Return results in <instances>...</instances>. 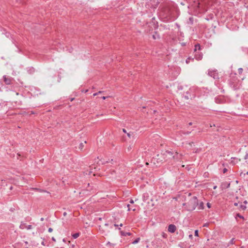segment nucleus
I'll list each match as a JSON object with an SVG mask.
<instances>
[{
	"label": "nucleus",
	"mask_w": 248,
	"mask_h": 248,
	"mask_svg": "<svg viewBox=\"0 0 248 248\" xmlns=\"http://www.w3.org/2000/svg\"><path fill=\"white\" fill-rule=\"evenodd\" d=\"M48 232H51L53 231V229L51 228H49L48 230Z\"/></svg>",
	"instance_id": "29"
},
{
	"label": "nucleus",
	"mask_w": 248,
	"mask_h": 248,
	"mask_svg": "<svg viewBox=\"0 0 248 248\" xmlns=\"http://www.w3.org/2000/svg\"><path fill=\"white\" fill-rule=\"evenodd\" d=\"M21 229H24L26 228L27 230H31L32 228V226L31 225H26L25 223H21L19 226Z\"/></svg>",
	"instance_id": "10"
},
{
	"label": "nucleus",
	"mask_w": 248,
	"mask_h": 248,
	"mask_svg": "<svg viewBox=\"0 0 248 248\" xmlns=\"http://www.w3.org/2000/svg\"><path fill=\"white\" fill-rule=\"evenodd\" d=\"M217 188V186H214V187H213V189H216Z\"/></svg>",
	"instance_id": "39"
},
{
	"label": "nucleus",
	"mask_w": 248,
	"mask_h": 248,
	"mask_svg": "<svg viewBox=\"0 0 248 248\" xmlns=\"http://www.w3.org/2000/svg\"><path fill=\"white\" fill-rule=\"evenodd\" d=\"M168 231L171 233H173L176 230V227L174 224H170L168 226Z\"/></svg>",
	"instance_id": "8"
},
{
	"label": "nucleus",
	"mask_w": 248,
	"mask_h": 248,
	"mask_svg": "<svg viewBox=\"0 0 248 248\" xmlns=\"http://www.w3.org/2000/svg\"><path fill=\"white\" fill-rule=\"evenodd\" d=\"M74 98H72L70 99V101H72L73 100H74Z\"/></svg>",
	"instance_id": "46"
},
{
	"label": "nucleus",
	"mask_w": 248,
	"mask_h": 248,
	"mask_svg": "<svg viewBox=\"0 0 248 248\" xmlns=\"http://www.w3.org/2000/svg\"><path fill=\"white\" fill-rule=\"evenodd\" d=\"M243 71V69L242 68H239L238 69V72L239 74H241Z\"/></svg>",
	"instance_id": "21"
},
{
	"label": "nucleus",
	"mask_w": 248,
	"mask_h": 248,
	"mask_svg": "<svg viewBox=\"0 0 248 248\" xmlns=\"http://www.w3.org/2000/svg\"><path fill=\"white\" fill-rule=\"evenodd\" d=\"M229 84L230 86L234 90H236L239 89L240 86L238 83V79L235 76L232 77L229 80Z\"/></svg>",
	"instance_id": "3"
},
{
	"label": "nucleus",
	"mask_w": 248,
	"mask_h": 248,
	"mask_svg": "<svg viewBox=\"0 0 248 248\" xmlns=\"http://www.w3.org/2000/svg\"><path fill=\"white\" fill-rule=\"evenodd\" d=\"M108 161H106V162H102V164H104V163H108Z\"/></svg>",
	"instance_id": "50"
},
{
	"label": "nucleus",
	"mask_w": 248,
	"mask_h": 248,
	"mask_svg": "<svg viewBox=\"0 0 248 248\" xmlns=\"http://www.w3.org/2000/svg\"><path fill=\"white\" fill-rule=\"evenodd\" d=\"M120 232V234L122 236H126L127 235L130 236V235H131V233L130 232H124L123 231H121Z\"/></svg>",
	"instance_id": "13"
},
{
	"label": "nucleus",
	"mask_w": 248,
	"mask_h": 248,
	"mask_svg": "<svg viewBox=\"0 0 248 248\" xmlns=\"http://www.w3.org/2000/svg\"><path fill=\"white\" fill-rule=\"evenodd\" d=\"M102 92H103L102 91H99L98 92H97V93H98V94H99V93H102Z\"/></svg>",
	"instance_id": "45"
},
{
	"label": "nucleus",
	"mask_w": 248,
	"mask_h": 248,
	"mask_svg": "<svg viewBox=\"0 0 248 248\" xmlns=\"http://www.w3.org/2000/svg\"><path fill=\"white\" fill-rule=\"evenodd\" d=\"M198 204V200L196 196L192 197L187 202L184 203L183 205L185 206L188 211H193L195 209Z\"/></svg>",
	"instance_id": "1"
},
{
	"label": "nucleus",
	"mask_w": 248,
	"mask_h": 248,
	"mask_svg": "<svg viewBox=\"0 0 248 248\" xmlns=\"http://www.w3.org/2000/svg\"><path fill=\"white\" fill-rule=\"evenodd\" d=\"M119 226L122 227L123 226V224L122 223H121L120 225H119Z\"/></svg>",
	"instance_id": "44"
},
{
	"label": "nucleus",
	"mask_w": 248,
	"mask_h": 248,
	"mask_svg": "<svg viewBox=\"0 0 248 248\" xmlns=\"http://www.w3.org/2000/svg\"><path fill=\"white\" fill-rule=\"evenodd\" d=\"M192 123L191 122H190V123H189V124H189V125H192Z\"/></svg>",
	"instance_id": "48"
},
{
	"label": "nucleus",
	"mask_w": 248,
	"mask_h": 248,
	"mask_svg": "<svg viewBox=\"0 0 248 248\" xmlns=\"http://www.w3.org/2000/svg\"><path fill=\"white\" fill-rule=\"evenodd\" d=\"M215 102L217 104H222L224 102L223 98L221 96H218L215 98Z\"/></svg>",
	"instance_id": "11"
},
{
	"label": "nucleus",
	"mask_w": 248,
	"mask_h": 248,
	"mask_svg": "<svg viewBox=\"0 0 248 248\" xmlns=\"http://www.w3.org/2000/svg\"><path fill=\"white\" fill-rule=\"evenodd\" d=\"M247 201L246 200H245L244 202V205H246L247 204Z\"/></svg>",
	"instance_id": "35"
},
{
	"label": "nucleus",
	"mask_w": 248,
	"mask_h": 248,
	"mask_svg": "<svg viewBox=\"0 0 248 248\" xmlns=\"http://www.w3.org/2000/svg\"><path fill=\"white\" fill-rule=\"evenodd\" d=\"M130 202L131 203H134V201H133V200H130Z\"/></svg>",
	"instance_id": "38"
},
{
	"label": "nucleus",
	"mask_w": 248,
	"mask_h": 248,
	"mask_svg": "<svg viewBox=\"0 0 248 248\" xmlns=\"http://www.w3.org/2000/svg\"><path fill=\"white\" fill-rule=\"evenodd\" d=\"M209 16V18H205L207 20H209V18L212 19L213 18V15L212 14V15H210Z\"/></svg>",
	"instance_id": "25"
},
{
	"label": "nucleus",
	"mask_w": 248,
	"mask_h": 248,
	"mask_svg": "<svg viewBox=\"0 0 248 248\" xmlns=\"http://www.w3.org/2000/svg\"><path fill=\"white\" fill-rule=\"evenodd\" d=\"M237 162V161H236V162H233V161H231V163L233 164V165H234Z\"/></svg>",
	"instance_id": "32"
},
{
	"label": "nucleus",
	"mask_w": 248,
	"mask_h": 248,
	"mask_svg": "<svg viewBox=\"0 0 248 248\" xmlns=\"http://www.w3.org/2000/svg\"><path fill=\"white\" fill-rule=\"evenodd\" d=\"M51 239L53 242H55L56 241L55 238L54 237H52Z\"/></svg>",
	"instance_id": "33"
},
{
	"label": "nucleus",
	"mask_w": 248,
	"mask_h": 248,
	"mask_svg": "<svg viewBox=\"0 0 248 248\" xmlns=\"http://www.w3.org/2000/svg\"><path fill=\"white\" fill-rule=\"evenodd\" d=\"M246 205L242 204L241 202V204L238 205V209L240 211H244L246 210Z\"/></svg>",
	"instance_id": "12"
},
{
	"label": "nucleus",
	"mask_w": 248,
	"mask_h": 248,
	"mask_svg": "<svg viewBox=\"0 0 248 248\" xmlns=\"http://www.w3.org/2000/svg\"><path fill=\"white\" fill-rule=\"evenodd\" d=\"M114 226L115 227H118V226H119V225L116 224H114Z\"/></svg>",
	"instance_id": "43"
},
{
	"label": "nucleus",
	"mask_w": 248,
	"mask_h": 248,
	"mask_svg": "<svg viewBox=\"0 0 248 248\" xmlns=\"http://www.w3.org/2000/svg\"><path fill=\"white\" fill-rule=\"evenodd\" d=\"M41 244L43 246H45V243L44 241H43L42 243H41Z\"/></svg>",
	"instance_id": "41"
},
{
	"label": "nucleus",
	"mask_w": 248,
	"mask_h": 248,
	"mask_svg": "<svg viewBox=\"0 0 248 248\" xmlns=\"http://www.w3.org/2000/svg\"><path fill=\"white\" fill-rule=\"evenodd\" d=\"M189 237L190 238H192V234H190V235H189Z\"/></svg>",
	"instance_id": "47"
},
{
	"label": "nucleus",
	"mask_w": 248,
	"mask_h": 248,
	"mask_svg": "<svg viewBox=\"0 0 248 248\" xmlns=\"http://www.w3.org/2000/svg\"><path fill=\"white\" fill-rule=\"evenodd\" d=\"M194 58L198 61L201 60L202 59L203 54L199 51L195 52Z\"/></svg>",
	"instance_id": "7"
},
{
	"label": "nucleus",
	"mask_w": 248,
	"mask_h": 248,
	"mask_svg": "<svg viewBox=\"0 0 248 248\" xmlns=\"http://www.w3.org/2000/svg\"><path fill=\"white\" fill-rule=\"evenodd\" d=\"M123 131L124 133H126V130H125V129H124H124H123Z\"/></svg>",
	"instance_id": "37"
},
{
	"label": "nucleus",
	"mask_w": 248,
	"mask_h": 248,
	"mask_svg": "<svg viewBox=\"0 0 248 248\" xmlns=\"http://www.w3.org/2000/svg\"><path fill=\"white\" fill-rule=\"evenodd\" d=\"M236 216L240 218L244 219V217L243 216L241 215L240 214H237Z\"/></svg>",
	"instance_id": "23"
},
{
	"label": "nucleus",
	"mask_w": 248,
	"mask_h": 248,
	"mask_svg": "<svg viewBox=\"0 0 248 248\" xmlns=\"http://www.w3.org/2000/svg\"><path fill=\"white\" fill-rule=\"evenodd\" d=\"M197 206L199 210H202L204 209V203L202 202H200Z\"/></svg>",
	"instance_id": "14"
},
{
	"label": "nucleus",
	"mask_w": 248,
	"mask_h": 248,
	"mask_svg": "<svg viewBox=\"0 0 248 248\" xmlns=\"http://www.w3.org/2000/svg\"><path fill=\"white\" fill-rule=\"evenodd\" d=\"M3 79L4 83L6 85L12 84L14 81V79L13 78L6 75H4L3 77Z\"/></svg>",
	"instance_id": "4"
},
{
	"label": "nucleus",
	"mask_w": 248,
	"mask_h": 248,
	"mask_svg": "<svg viewBox=\"0 0 248 248\" xmlns=\"http://www.w3.org/2000/svg\"><path fill=\"white\" fill-rule=\"evenodd\" d=\"M248 158V154L247 153V154H246V155H245L244 158H245V159H247Z\"/></svg>",
	"instance_id": "31"
},
{
	"label": "nucleus",
	"mask_w": 248,
	"mask_h": 248,
	"mask_svg": "<svg viewBox=\"0 0 248 248\" xmlns=\"http://www.w3.org/2000/svg\"><path fill=\"white\" fill-rule=\"evenodd\" d=\"M208 75L209 76L213 78L214 79L218 78V75L217 70H209L208 72Z\"/></svg>",
	"instance_id": "6"
},
{
	"label": "nucleus",
	"mask_w": 248,
	"mask_h": 248,
	"mask_svg": "<svg viewBox=\"0 0 248 248\" xmlns=\"http://www.w3.org/2000/svg\"><path fill=\"white\" fill-rule=\"evenodd\" d=\"M40 220L43 221L44 220V218L43 217L41 218Z\"/></svg>",
	"instance_id": "42"
},
{
	"label": "nucleus",
	"mask_w": 248,
	"mask_h": 248,
	"mask_svg": "<svg viewBox=\"0 0 248 248\" xmlns=\"http://www.w3.org/2000/svg\"><path fill=\"white\" fill-rule=\"evenodd\" d=\"M108 97L107 96H103L102 97V98L103 99V100H105Z\"/></svg>",
	"instance_id": "34"
},
{
	"label": "nucleus",
	"mask_w": 248,
	"mask_h": 248,
	"mask_svg": "<svg viewBox=\"0 0 248 248\" xmlns=\"http://www.w3.org/2000/svg\"><path fill=\"white\" fill-rule=\"evenodd\" d=\"M84 147V144L83 143H81L80 144H79V148L80 149V150H82L83 148Z\"/></svg>",
	"instance_id": "22"
},
{
	"label": "nucleus",
	"mask_w": 248,
	"mask_h": 248,
	"mask_svg": "<svg viewBox=\"0 0 248 248\" xmlns=\"http://www.w3.org/2000/svg\"><path fill=\"white\" fill-rule=\"evenodd\" d=\"M227 171H228L227 169H226V168H224V169H223V173H226Z\"/></svg>",
	"instance_id": "27"
},
{
	"label": "nucleus",
	"mask_w": 248,
	"mask_h": 248,
	"mask_svg": "<svg viewBox=\"0 0 248 248\" xmlns=\"http://www.w3.org/2000/svg\"><path fill=\"white\" fill-rule=\"evenodd\" d=\"M231 159H236V160H237V159H236V158H235V157H232V158H231Z\"/></svg>",
	"instance_id": "49"
},
{
	"label": "nucleus",
	"mask_w": 248,
	"mask_h": 248,
	"mask_svg": "<svg viewBox=\"0 0 248 248\" xmlns=\"http://www.w3.org/2000/svg\"><path fill=\"white\" fill-rule=\"evenodd\" d=\"M140 241V238L138 237L136 240H135L134 241L132 242L133 244H136L139 242Z\"/></svg>",
	"instance_id": "18"
},
{
	"label": "nucleus",
	"mask_w": 248,
	"mask_h": 248,
	"mask_svg": "<svg viewBox=\"0 0 248 248\" xmlns=\"http://www.w3.org/2000/svg\"><path fill=\"white\" fill-rule=\"evenodd\" d=\"M194 96H195L194 94L192 92V90H191L190 89H189L188 90V91L186 92L184 94V97L186 99H191L192 98H193L194 97Z\"/></svg>",
	"instance_id": "5"
},
{
	"label": "nucleus",
	"mask_w": 248,
	"mask_h": 248,
	"mask_svg": "<svg viewBox=\"0 0 248 248\" xmlns=\"http://www.w3.org/2000/svg\"><path fill=\"white\" fill-rule=\"evenodd\" d=\"M240 248H244V247H241Z\"/></svg>",
	"instance_id": "52"
},
{
	"label": "nucleus",
	"mask_w": 248,
	"mask_h": 248,
	"mask_svg": "<svg viewBox=\"0 0 248 248\" xmlns=\"http://www.w3.org/2000/svg\"><path fill=\"white\" fill-rule=\"evenodd\" d=\"M98 94V93H94L93 94V96H96V95H97Z\"/></svg>",
	"instance_id": "36"
},
{
	"label": "nucleus",
	"mask_w": 248,
	"mask_h": 248,
	"mask_svg": "<svg viewBox=\"0 0 248 248\" xmlns=\"http://www.w3.org/2000/svg\"><path fill=\"white\" fill-rule=\"evenodd\" d=\"M129 206H130L129 204L127 205V207L128 208V211L130 210V209L129 208Z\"/></svg>",
	"instance_id": "40"
},
{
	"label": "nucleus",
	"mask_w": 248,
	"mask_h": 248,
	"mask_svg": "<svg viewBox=\"0 0 248 248\" xmlns=\"http://www.w3.org/2000/svg\"><path fill=\"white\" fill-rule=\"evenodd\" d=\"M207 207H208V208H211V204H210V203L208 202V203H207Z\"/></svg>",
	"instance_id": "30"
},
{
	"label": "nucleus",
	"mask_w": 248,
	"mask_h": 248,
	"mask_svg": "<svg viewBox=\"0 0 248 248\" xmlns=\"http://www.w3.org/2000/svg\"><path fill=\"white\" fill-rule=\"evenodd\" d=\"M201 49V46L199 44H197L195 46L194 51L196 52L197 50H200Z\"/></svg>",
	"instance_id": "15"
},
{
	"label": "nucleus",
	"mask_w": 248,
	"mask_h": 248,
	"mask_svg": "<svg viewBox=\"0 0 248 248\" xmlns=\"http://www.w3.org/2000/svg\"><path fill=\"white\" fill-rule=\"evenodd\" d=\"M118 230H121V228H118Z\"/></svg>",
	"instance_id": "51"
},
{
	"label": "nucleus",
	"mask_w": 248,
	"mask_h": 248,
	"mask_svg": "<svg viewBox=\"0 0 248 248\" xmlns=\"http://www.w3.org/2000/svg\"><path fill=\"white\" fill-rule=\"evenodd\" d=\"M173 152L169 151H166L163 154L164 158H165L168 155L169 156V158H174V156L173 155Z\"/></svg>",
	"instance_id": "9"
},
{
	"label": "nucleus",
	"mask_w": 248,
	"mask_h": 248,
	"mask_svg": "<svg viewBox=\"0 0 248 248\" xmlns=\"http://www.w3.org/2000/svg\"><path fill=\"white\" fill-rule=\"evenodd\" d=\"M239 202H234V205L235 206H238L239 205Z\"/></svg>",
	"instance_id": "28"
},
{
	"label": "nucleus",
	"mask_w": 248,
	"mask_h": 248,
	"mask_svg": "<svg viewBox=\"0 0 248 248\" xmlns=\"http://www.w3.org/2000/svg\"><path fill=\"white\" fill-rule=\"evenodd\" d=\"M127 135L129 138H131L132 136H133V133L131 134L130 133H127Z\"/></svg>",
	"instance_id": "26"
},
{
	"label": "nucleus",
	"mask_w": 248,
	"mask_h": 248,
	"mask_svg": "<svg viewBox=\"0 0 248 248\" xmlns=\"http://www.w3.org/2000/svg\"><path fill=\"white\" fill-rule=\"evenodd\" d=\"M79 232L74 233L72 234V237L74 239H76L79 236Z\"/></svg>",
	"instance_id": "17"
},
{
	"label": "nucleus",
	"mask_w": 248,
	"mask_h": 248,
	"mask_svg": "<svg viewBox=\"0 0 248 248\" xmlns=\"http://www.w3.org/2000/svg\"><path fill=\"white\" fill-rule=\"evenodd\" d=\"M234 243V238H232V239L230 241V242H229V245H232V244H233Z\"/></svg>",
	"instance_id": "20"
},
{
	"label": "nucleus",
	"mask_w": 248,
	"mask_h": 248,
	"mask_svg": "<svg viewBox=\"0 0 248 248\" xmlns=\"http://www.w3.org/2000/svg\"><path fill=\"white\" fill-rule=\"evenodd\" d=\"M155 34L153 35V38L154 39H156L157 38H159V35L157 34L156 32H155Z\"/></svg>",
	"instance_id": "19"
},
{
	"label": "nucleus",
	"mask_w": 248,
	"mask_h": 248,
	"mask_svg": "<svg viewBox=\"0 0 248 248\" xmlns=\"http://www.w3.org/2000/svg\"><path fill=\"white\" fill-rule=\"evenodd\" d=\"M160 15L165 20L168 21L171 18V13L170 9L167 6H165L161 9Z\"/></svg>",
	"instance_id": "2"
},
{
	"label": "nucleus",
	"mask_w": 248,
	"mask_h": 248,
	"mask_svg": "<svg viewBox=\"0 0 248 248\" xmlns=\"http://www.w3.org/2000/svg\"><path fill=\"white\" fill-rule=\"evenodd\" d=\"M198 233H199L198 230H196L195 231L194 234L195 236H198Z\"/></svg>",
	"instance_id": "24"
},
{
	"label": "nucleus",
	"mask_w": 248,
	"mask_h": 248,
	"mask_svg": "<svg viewBox=\"0 0 248 248\" xmlns=\"http://www.w3.org/2000/svg\"><path fill=\"white\" fill-rule=\"evenodd\" d=\"M194 61V58H192L191 57H188V58L186 59V62L187 64H188L190 62V61Z\"/></svg>",
	"instance_id": "16"
}]
</instances>
